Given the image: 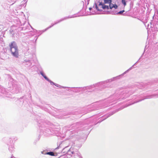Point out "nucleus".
<instances>
[{
  "label": "nucleus",
  "instance_id": "nucleus-15",
  "mask_svg": "<svg viewBox=\"0 0 158 158\" xmlns=\"http://www.w3.org/2000/svg\"><path fill=\"white\" fill-rule=\"evenodd\" d=\"M125 12V11L123 10H121V11H119V12H117V13H115V14L114 15H119V14H122L123 12Z\"/></svg>",
  "mask_w": 158,
  "mask_h": 158
},
{
  "label": "nucleus",
  "instance_id": "nucleus-34",
  "mask_svg": "<svg viewBox=\"0 0 158 158\" xmlns=\"http://www.w3.org/2000/svg\"><path fill=\"white\" fill-rule=\"evenodd\" d=\"M67 148V147H66L65 148H64L63 149V151L65 149H66V148Z\"/></svg>",
  "mask_w": 158,
  "mask_h": 158
},
{
  "label": "nucleus",
  "instance_id": "nucleus-27",
  "mask_svg": "<svg viewBox=\"0 0 158 158\" xmlns=\"http://www.w3.org/2000/svg\"><path fill=\"white\" fill-rule=\"evenodd\" d=\"M44 77L48 81L49 80V79L45 75Z\"/></svg>",
  "mask_w": 158,
  "mask_h": 158
},
{
  "label": "nucleus",
  "instance_id": "nucleus-6",
  "mask_svg": "<svg viewBox=\"0 0 158 158\" xmlns=\"http://www.w3.org/2000/svg\"><path fill=\"white\" fill-rule=\"evenodd\" d=\"M8 93L7 90L3 87L0 85V95L2 96V94L7 95Z\"/></svg>",
  "mask_w": 158,
  "mask_h": 158
},
{
  "label": "nucleus",
  "instance_id": "nucleus-2",
  "mask_svg": "<svg viewBox=\"0 0 158 158\" xmlns=\"http://www.w3.org/2000/svg\"><path fill=\"white\" fill-rule=\"evenodd\" d=\"M153 97H156V98H158V94H153L151 95H149V96H147L145 97L143 99H142L139 100V101H135V102L132 103H130L129 104H128V105H125V106L123 108H120L118 109H117L115 110L114 111H113L112 112L109 113V117L110 116L112 115L113 114L116 112L122 110L123 108H124L125 107H127V106H128L131 105H132L135 103L138 102H139L141 101L142 100H143L145 99H149V98H151Z\"/></svg>",
  "mask_w": 158,
  "mask_h": 158
},
{
  "label": "nucleus",
  "instance_id": "nucleus-5",
  "mask_svg": "<svg viewBox=\"0 0 158 158\" xmlns=\"http://www.w3.org/2000/svg\"><path fill=\"white\" fill-rule=\"evenodd\" d=\"M39 124H40L39 125V126L40 127H41L42 129L41 130L43 131V133L44 134V135H46L47 136L48 135H50L51 134V131L49 129H42L43 128V125H44V123H43V122L42 123L40 122V121H39L38 122Z\"/></svg>",
  "mask_w": 158,
  "mask_h": 158
},
{
  "label": "nucleus",
  "instance_id": "nucleus-21",
  "mask_svg": "<svg viewBox=\"0 0 158 158\" xmlns=\"http://www.w3.org/2000/svg\"><path fill=\"white\" fill-rule=\"evenodd\" d=\"M8 79L10 82H13V81H14V80L13 78H12L10 76H9L8 77Z\"/></svg>",
  "mask_w": 158,
  "mask_h": 158
},
{
  "label": "nucleus",
  "instance_id": "nucleus-37",
  "mask_svg": "<svg viewBox=\"0 0 158 158\" xmlns=\"http://www.w3.org/2000/svg\"><path fill=\"white\" fill-rule=\"evenodd\" d=\"M77 154H78V153L79 152L78 151L77 152Z\"/></svg>",
  "mask_w": 158,
  "mask_h": 158
},
{
  "label": "nucleus",
  "instance_id": "nucleus-43",
  "mask_svg": "<svg viewBox=\"0 0 158 158\" xmlns=\"http://www.w3.org/2000/svg\"><path fill=\"white\" fill-rule=\"evenodd\" d=\"M149 25H148V27H149Z\"/></svg>",
  "mask_w": 158,
  "mask_h": 158
},
{
  "label": "nucleus",
  "instance_id": "nucleus-23",
  "mask_svg": "<svg viewBox=\"0 0 158 158\" xmlns=\"http://www.w3.org/2000/svg\"><path fill=\"white\" fill-rule=\"evenodd\" d=\"M112 4H112V2H111V3L109 4V9H112V8H113Z\"/></svg>",
  "mask_w": 158,
  "mask_h": 158
},
{
  "label": "nucleus",
  "instance_id": "nucleus-36",
  "mask_svg": "<svg viewBox=\"0 0 158 158\" xmlns=\"http://www.w3.org/2000/svg\"><path fill=\"white\" fill-rule=\"evenodd\" d=\"M120 98H118V99H119ZM115 99H118V98H115Z\"/></svg>",
  "mask_w": 158,
  "mask_h": 158
},
{
  "label": "nucleus",
  "instance_id": "nucleus-10",
  "mask_svg": "<svg viewBox=\"0 0 158 158\" xmlns=\"http://www.w3.org/2000/svg\"><path fill=\"white\" fill-rule=\"evenodd\" d=\"M9 150L11 152H12L14 151V146L12 145L11 144L9 148Z\"/></svg>",
  "mask_w": 158,
  "mask_h": 158
},
{
  "label": "nucleus",
  "instance_id": "nucleus-41",
  "mask_svg": "<svg viewBox=\"0 0 158 158\" xmlns=\"http://www.w3.org/2000/svg\"><path fill=\"white\" fill-rule=\"evenodd\" d=\"M37 39V38H36V39L35 40V41H36V40Z\"/></svg>",
  "mask_w": 158,
  "mask_h": 158
},
{
  "label": "nucleus",
  "instance_id": "nucleus-35",
  "mask_svg": "<svg viewBox=\"0 0 158 158\" xmlns=\"http://www.w3.org/2000/svg\"><path fill=\"white\" fill-rule=\"evenodd\" d=\"M92 13V14L91 15H94V13Z\"/></svg>",
  "mask_w": 158,
  "mask_h": 158
},
{
  "label": "nucleus",
  "instance_id": "nucleus-12",
  "mask_svg": "<svg viewBox=\"0 0 158 158\" xmlns=\"http://www.w3.org/2000/svg\"><path fill=\"white\" fill-rule=\"evenodd\" d=\"M102 7L104 10L105 9L109 10V6H108L105 5V4L102 6Z\"/></svg>",
  "mask_w": 158,
  "mask_h": 158
},
{
  "label": "nucleus",
  "instance_id": "nucleus-20",
  "mask_svg": "<svg viewBox=\"0 0 158 158\" xmlns=\"http://www.w3.org/2000/svg\"><path fill=\"white\" fill-rule=\"evenodd\" d=\"M9 142L7 143V144L8 145V143H9L10 144H12L13 143V140H12L11 138H9Z\"/></svg>",
  "mask_w": 158,
  "mask_h": 158
},
{
  "label": "nucleus",
  "instance_id": "nucleus-29",
  "mask_svg": "<svg viewBox=\"0 0 158 158\" xmlns=\"http://www.w3.org/2000/svg\"><path fill=\"white\" fill-rule=\"evenodd\" d=\"M44 110H45L46 111H47V112L49 111L48 110V109H47V108H45L44 109Z\"/></svg>",
  "mask_w": 158,
  "mask_h": 158
},
{
  "label": "nucleus",
  "instance_id": "nucleus-40",
  "mask_svg": "<svg viewBox=\"0 0 158 158\" xmlns=\"http://www.w3.org/2000/svg\"><path fill=\"white\" fill-rule=\"evenodd\" d=\"M151 27H152V24H151Z\"/></svg>",
  "mask_w": 158,
  "mask_h": 158
},
{
  "label": "nucleus",
  "instance_id": "nucleus-39",
  "mask_svg": "<svg viewBox=\"0 0 158 158\" xmlns=\"http://www.w3.org/2000/svg\"><path fill=\"white\" fill-rule=\"evenodd\" d=\"M15 3V2H14V3H13L12 4V5L13 4H14V3Z\"/></svg>",
  "mask_w": 158,
  "mask_h": 158
},
{
  "label": "nucleus",
  "instance_id": "nucleus-17",
  "mask_svg": "<svg viewBox=\"0 0 158 158\" xmlns=\"http://www.w3.org/2000/svg\"><path fill=\"white\" fill-rule=\"evenodd\" d=\"M54 85H55L56 86L59 87H60V88H63L64 89H65L66 88V87H65L61 86L60 85L57 84H56V83H55V84H54Z\"/></svg>",
  "mask_w": 158,
  "mask_h": 158
},
{
  "label": "nucleus",
  "instance_id": "nucleus-18",
  "mask_svg": "<svg viewBox=\"0 0 158 158\" xmlns=\"http://www.w3.org/2000/svg\"><path fill=\"white\" fill-rule=\"evenodd\" d=\"M121 2L124 6L126 5L127 3L126 0H122Z\"/></svg>",
  "mask_w": 158,
  "mask_h": 158
},
{
  "label": "nucleus",
  "instance_id": "nucleus-7",
  "mask_svg": "<svg viewBox=\"0 0 158 158\" xmlns=\"http://www.w3.org/2000/svg\"><path fill=\"white\" fill-rule=\"evenodd\" d=\"M111 14L112 15H114L115 13L113 11H107L106 12L102 11V12L101 13H98V14Z\"/></svg>",
  "mask_w": 158,
  "mask_h": 158
},
{
  "label": "nucleus",
  "instance_id": "nucleus-38",
  "mask_svg": "<svg viewBox=\"0 0 158 158\" xmlns=\"http://www.w3.org/2000/svg\"><path fill=\"white\" fill-rule=\"evenodd\" d=\"M31 28L32 29H33V28L32 27H31Z\"/></svg>",
  "mask_w": 158,
  "mask_h": 158
},
{
  "label": "nucleus",
  "instance_id": "nucleus-33",
  "mask_svg": "<svg viewBox=\"0 0 158 158\" xmlns=\"http://www.w3.org/2000/svg\"><path fill=\"white\" fill-rule=\"evenodd\" d=\"M70 149H69L68 151V152H69L70 151Z\"/></svg>",
  "mask_w": 158,
  "mask_h": 158
},
{
  "label": "nucleus",
  "instance_id": "nucleus-30",
  "mask_svg": "<svg viewBox=\"0 0 158 158\" xmlns=\"http://www.w3.org/2000/svg\"><path fill=\"white\" fill-rule=\"evenodd\" d=\"M89 9L90 10H91L92 9V7H90L89 8Z\"/></svg>",
  "mask_w": 158,
  "mask_h": 158
},
{
  "label": "nucleus",
  "instance_id": "nucleus-8",
  "mask_svg": "<svg viewBox=\"0 0 158 158\" xmlns=\"http://www.w3.org/2000/svg\"><path fill=\"white\" fill-rule=\"evenodd\" d=\"M155 31H158V21L152 25Z\"/></svg>",
  "mask_w": 158,
  "mask_h": 158
},
{
  "label": "nucleus",
  "instance_id": "nucleus-9",
  "mask_svg": "<svg viewBox=\"0 0 158 158\" xmlns=\"http://www.w3.org/2000/svg\"><path fill=\"white\" fill-rule=\"evenodd\" d=\"M24 63H26V65L28 66H31L32 64L31 62V61L29 60H25L23 62Z\"/></svg>",
  "mask_w": 158,
  "mask_h": 158
},
{
  "label": "nucleus",
  "instance_id": "nucleus-19",
  "mask_svg": "<svg viewBox=\"0 0 158 158\" xmlns=\"http://www.w3.org/2000/svg\"><path fill=\"white\" fill-rule=\"evenodd\" d=\"M81 125V122L77 123H76V124H73L74 126H76V127L78 128L79 127V126H80V125Z\"/></svg>",
  "mask_w": 158,
  "mask_h": 158
},
{
  "label": "nucleus",
  "instance_id": "nucleus-25",
  "mask_svg": "<svg viewBox=\"0 0 158 158\" xmlns=\"http://www.w3.org/2000/svg\"><path fill=\"white\" fill-rule=\"evenodd\" d=\"M48 81L50 83V84L51 85H54V84H55V83H54V82H53V81H51L50 79Z\"/></svg>",
  "mask_w": 158,
  "mask_h": 158
},
{
  "label": "nucleus",
  "instance_id": "nucleus-3",
  "mask_svg": "<svg viewBox=\"0 0 158 158\" xmlns=\"http://www.w3.org/2000/svg\"><path fill=\"white\" fill-rule=\"evenodd\" d=\"M9 46L12 55L15 58H18L19 55L18 47L15 41H13L9 44Z\"/></svg>",
  "mask_w": 158,
  "mask_h": 158
},
{
  "label": "nucleus",
  "instance_id": "nucleus-13",
  "mask_svg": "<svg viewBox=\"0 0 158 158\" xmlns=\"http://www.w3.org/2000/svg\"><path fill=\"white\" fill-rule=\"evenodd\" d=\"M95 5V8H96V10L98 11H102V9H99L98 7V6L97 5V4H96V2L94 3V6ZM93 7H94V6H93Z\"/></svg>",
  "mask_w": 158,
  "mask_h": 158
},
{
  "label": "nucleus",
  "instance_id": "nucleus-22",
  "mask_svg": "<svg viewBox=\"0 0 158 158\" xmlns=\"http://www.w3.org/2000/svg\"><path fill=\"white\" fill-rule=\"evenodd\" d=\"M113 8H114L115 9H116L118 8V6L116 4H112Z\"/></svg>",
  "mask_w": 158,
  "mask_h": 158
},
{
  "label": "nucleus",
  "instance_id": "nucleus-26",
  "mask_svg": "<svg viewBox=\"0 0 158 158\" xmlns=\"http://www.w3.org/2000/svg\"><path fill=\"white\" fill-rule=\"evenodd\" d=\"M40 74L44 77L45 76V75L44 73L42 71H40Z\"/></svg>",
  "mask_w": 158,
  "mask_h": 158
},
{
  "label": "nucleus",
  "instance_id": "nucleus-14",
  "mask_svg": "<svg viewBox=\"0 0 158 158\" xmlns=\"http://www.w3.org/2000/svg\"><path fill=\"white\" fill-rule=\"evenodd\" d=\"M47 154L51 156H55L54 152H48Z\"/></svg>",
  "mask_w": 158,
  "mask_h": 158
},
{
  "label": "nucleus",
  "instance_id": "nucleus-16",
  "mask_svg": "<svg viewBox=\"0 0 158 158\" xmlns=\"http://www.w3.org/2000/svg\"><path fill=\"white\" fill-rule=\"evenodd\" d=\"M27 28L26 27H19L18 29V30L19 31H21L22 30H26L27 29Z\"/></svg>",
  "mask_w": 158,
  "mask_h": 158
},
{
  "label": "nucleus",
  "instance_id": "nucleus-11",
  "mask_svg": "<svg viewBox=\"0 0 158 158\" xmlns=\"http://www.w3.org/2000/svg\"><path fill=\"white\" fill-rule=\"evenodd\" d=\"M104 4H109L111 3V2H112V0H104Z\"/></svg>",
  "mask_w": 158,
  "mask_h": 158
},
{
  "label": "nucleus",
  "instance_id": "nucleus-24",
  "mask_svg": "<svg viewBox=\"0 0 158 158\" xmlns=\"http://www.w3.org/2000/svg\"><path fill=\"white\" fill-rule=\"evenodd\" d=\"M47 150H44L41 152L42 153L44 154H47Z\"/></svg>",
  "mask_w": 158,
  "mask_h": 158
},
{
  "label": "nucleus",
  "instance_id": "nucleus-1",
  "mask_svg": "<svg viewBox=\"0 0 158 158\" xmlns=\"http://www.w3.org/2000/svg\"><path fill=\"white\" fill-rule=\"evenodd\" d=\"M138 61H137L136 63H135L132 66V67L130 68L129 69L124 72L122 74L120 75L119 76H117L116 77H114L112 78L108 79L105 81H101L99 82H98L97 83L94 84L93 85H91L89 86H87L86 87H83L82 88V87H73L72 88L73 89L72 90L75 93H78L80 92L81 90L80 89H81L83 91H85V90L87 89H91L94 88L95 87H99V88H104V85H103L106 84L108 82H111L115 80H116L118 79H119L120 77L122 76H123L124 74L126 73L127 72L130 70L131 69L132 67L133 66H134L137 63Z\"/></svg>",
  "mask_w": 158,
  "mask_h": 158
},
{
  "label": "nucleus",
  "instance_id": "nucleus-31",
  "mask_svg": "<svg viewBox=\"0 0 158 158\" xmlns=\"http://www.w3.org/2000/svg\"><path fill=\"white\" fill-rule=\"evenodd\" d=\"M71 153L72 154H74L75 153V152L74 151H73V152H71Z\"/></svg>",
  "mask_w": 158,
  "mask_h": 158
},
{
  "label": "nucleus",
  "instance_id": "nucleus-28",
  "mask_svg": "<svg viewBox=\"0 0 158 158\" xmlns=\"http://www.w3.org/2000/svg\"><path fill=\"white\" fill-rule=\"evenodd\" d=\"M99 2V4L98 5L99 6H103V5H104V3H103L102 2Z\"/></svg>",
  "mask_w": 158,
  "mask_h": 158
},
{
  "label": "nucleus",
  "instance_id": "nucleus-32",
  "mask_svg": "<svg viewBox=\"0 0 158 158\" xmlns=\"http://www.w3.org/2000/svg\"><path fill=\"white\" fill-rule=\"evenodd\" d=\"M16 158L14 156H12L11 157V158Z\"/></svg>",
  "mask_w": 158,
  "mask_h": 158
},
{
  "label": "nucleus",
  "instance_id": "nucleus-42",
  "mask_svg": "<svg viewBox=\"0 0 158 158\" xmlns=\"http://www.w3.org/2000/svg\"><path fill=\"white\" fill-rule=\"evenodd\" d=\"M92 90H93V91H94V89H93Z\"/></svg>",
  "mask_w": 158,
  "mask_h": 158
},
{
  "label": "nucleus",
  "instance_id": "nucleus-4",
  "mask_svg": "<svg viewBox=\"0 0 158 158\" xmlns=\"http://www.w3.org/2000/svg\"><path fill=\"white\" fill-rule=\"evenodd\" d=\"M76 17V16H75V15H73L71 16H68L65 17H64V18H62V19H60V20H58L56 22H55L54 23L52 24L51 26L48 27L46 29H45V30L42 31H42V32H44L45 31H47V30L49 29V28H51V27H53L54 25H56V24H57L58 23H59L63 21L66 20L68 19H69V18H73V17Z\"/></svg>",
  "mask_w": 158,
  "mask_h": 158
}]
</instances>
